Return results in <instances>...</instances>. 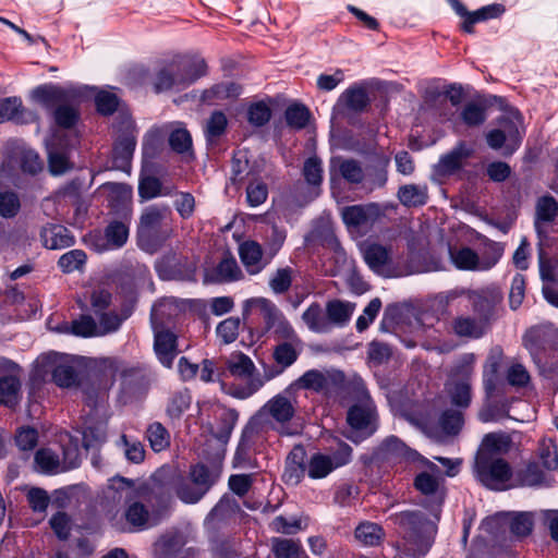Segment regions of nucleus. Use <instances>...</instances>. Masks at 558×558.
Here are the masks:
<instances>
[{"label":"nucleus","mask_w":558,"mask_h":558,"mask_svg":"<svg viewBox=\"0 0 558 558\" xmlns=\"http://www.w3.org/2000/svg\"><path fill=\"white\" fill-rule=\"evenodd\" d=\"M508 449L509 439L502 434H487L482 440L474 462V474L486 487L502 490L510 486L511 469L501 458Z\"/></svg>","instance_id":"f257e3e1"},{"label":"nucleus","mask_w":558,"mask_h":558,"mask_svg":"<svg viewBox=\"0 0 558 558\" xmlns=\"http://www.w3.org/2000/svg\"><path fill=\"white\" fill-rule=\"evenodd\" d=\"M395 523L399 525L403 542L400 550L415 557L425 555L428 550L429 537L435 533V524L426 520L420 511H403L393 515Z\"/></svg>","instance_id":"f03ea898"},{"label":"nucleus","mask_w":558,"mask_h":558,"mask_svg":"<svg viewBox=\"0 0 558 558\" xmlns=\"http://www.w3.org/2000/svg\"><path fill=\"white\" fill-rule=\"evenodd\" d=\"M298 400L294 396V385L269 399L253 417L255 424L268 423L281 435L296 434L290 422L296 414Z\"/></svg>","instance_id":"7ed1b4c3"},{"label":"nucleus","mask_w":558,"mask_h":558,"mask_svg":"<svg viewBox=\"0 0 558 558\" xmlns=\"http://www.w3.org/2000/svg\"><path fill=\"white\" fill-rule=\"evenodd\" d=\"M356 403L348 411V423L351 427L348 437L355 442L371 436L377 428V415L375 405L365 388L359 379L354 383Z\"/></svg>","instance_id":"20e7f679"},{"label":"nucleus","mask_w":558,"mask_h":558,"mask_svg":"<svg viewBox=\"0 0 558 558\" xmlns=\"http://www.w3.org/2000/svg\"><path fill=\"white\" fill-rule=\"evenodd\" d=\"M226 375L245 379L244 385L232 386L229 393L238 399H246L256 393L267 381L266 372L263 374L256 372L254 362L250 356L242 352H233L225 362Z\"/></svg>","instance_id":"39448f33"},{"label":"nucleus","mask_w":558,"mask_h":558,"mask_svg":"<svg viewBox=\"0 0 558 558\" xmlns=\"http://www.w3.org/2000/svg\"><path fill=\"white\" fill-rule=\"evenodd\" d=\"M523 133L522 116L510 110L499 119L498 126L486 134V141L490 148L504 149V155H511L519 148Z\"/></svg>","instance_id":"423d86ee"},{"label":"nucleus","mask_w":558,"mask_h":558,"mask_svg":"<svg viewBox=\"0 0 558 558\" xmlns=\"http://www.w3.org/2000/svg\"><path fill=\"white\" fill-rule=\"evenodd\" d=\"M475 356L466 353L460 356L452 367L446 383V391L451 402L457 407L466 408L471 402L472 376L474 373Z\"/></svg>","instance_id":"0eeeda50"},{"label":"nucleus","mask_w":558,"mask_h":558,"mask_svg":"<svg viewBox=\"0 0 558 558\" xmlns=\"http://www.w3.org/2000/svg\"><path fill=\"white\" fill-rule=\"evenodd\" d=\"M352 449L341 442L336 451L329 453L316 452L306 462V474L312 480H323L335 470L351 461Z\"/></svg>","instance_id":"6e6552de"},{"label":"nucleus","mask_w":558,"mask_h":558,"mask_svg":"<svg viewBox=\"0 0 558 558\" xmlns=\"http://www.w3.org/2000/svg\"><path fill=\"white\" fill-rule=\"evenodd\" d=\"M502 251L490 245L481 256L470 247H449V256L453 265L461 270L482 271L490 269L501 257Z\"/></svg>","instance_id":"1a4fd4ad"},{"label":"nucleus","mask_w":558,"mask_h":558,"mask_svg":"<svg viewBox=\"0 0 558 558\" xmlns=\"http://www.w3.org/2000/svg\"><path fill=\"white\" fill-rule=\"evenodd\" d=\"M170 214L171 211L168 207L156 205L146 207L143 210L137 227L138 243L143 250L148 252L155 250L153 239L166 225Z\"/></svg>","instance_id":"9d476101"},{"label":"nucleus","mask_w":558,"mask_h":558,"mask_svg":"<svg viewBox=\"0 0 558 558\" xmlns=\"http://www.w3.org/2000/svg\"><path fill=\"white\" fill-rule=\"evenodd\" d=\"M505 526H509L515 536H526L533 529V515L530 512L498 513L482 522L481 530L497 535Z\"/></svg>","instance_id":"9b49d317"},{"label":"nucleus","mask_w":558,"mask_h":558,"mask_svg":"<svg viewBox=\"0 0 558 558\" xmlns=\"http://www.w3.org/2000/svg\"><path fill=\"white\" fill-rule=\"evenodd\" d=\"M41 373H51L53 381L62 388H69L76 384V373L70 356L50 352L37 360Z\"/></svg>","instance_id":"f8f14e48"},{"label":"nucleus","mask_w":558,"mask_h":558,"mask_svg":"<svg viewBox=\"0 0 558 558\" xmlns=\"http://www.w3.org/2000/svg\"><path fill=\"white\" fill-rule=\"evenodd\" d=\"M119 131L122 133L117 138L112 149V167L128 171L136 146L134 123L130 118H123Z\"/></svg>","instance_id":"ddd939ff"},{"label":"nucleus","mask_w":558,"mask_h":558,"mask_svg":"<svg viewBox=\"0 0 558 558\" xmlns=\"http://www.w3.org/2000/svg\"><path fill=\"white\" fill-rule=\"evenodd\" d=\"M217 475L213 474L205 465H195L190 472V480L194 485L193 490L187 489L186 482H180L175 492L185 504H195L209 490Z\"/></svg>","instance_id":"4468645a"},{"label":"nucleus","mask_w":558,"mask_h":558,"mask_svg":"<svg viewBox=\"0 0 558 558\" xmlns=\"http://www.w3.org/2000/svg\"><path fill=\"white\" fill-rule=\"evenodd\" d=\"M363 258L367 266L377 275L386 278L399 277L392 263V255L389 247L378 243H364L361 246Z\"/></svg>","instance_id":"2eb2a0df"},{"label":"nucleus","mask_w":558,"mask_h":558,"mask_svg":"<svg viewBox=\"0 0 558 558\" xmlns=\"http://www.w3.org/2000/svg\"><path fill=\"white\" fill-rule=\"evenodd\" d=\"M77 96L75 89L52 83L39 85L31 93V98L35 104L51 111L61 102L77 98Z\"/></svg>","instance_id":"dca6fc26"},{"label":"nucleus","mask_w":558,"mask_h":558,"mask_svg":"<svg viewBox=\"0 0 558 558\" xmlns=\"http://www.w3.org/2000/svg\"><path fill=\"white\" fill-rule=\"evenodd\" d=\"M302 351V340L300 342L282 341L274 348L272 357L275 366L266 367V379L271 380L281 375L288 367L295 363Z\"/></svg>","instance_id":"f3484780"},{"label":"nucleus","mask_w":558,"mask_h":558,"mask_svg":"<svg viewBox=\"0 0 558 558\" xmlns=\"http://www.w3.org/2000/svg\"><path fill=\"white\" fill-rule=\"evenodd\" d=\"M281 310L269 299L264 296L250 298L242 303V315L248 319L258 316L265 324L266 331L281 315Z\"/></svg>","instance_id":"a211bd4d"},{"label":"nucleus","mask_w":558,"mask_h":558,"mask_svg":"<svg viewBox=\"0 0 558 558\" xmlns=\"http://www.w3.org/2000/svg\"><path fill=\"white\" fill-rule=\"evenodd\" d=\"M473 147L465 142H459L450 151L442 155L434 166V172L438 177H447L458 172L473 155Z\"/></svg>","instance_id":"6ab92c4d"},{"label":"nucleus","mask_w":558,"mask_h":558,"mask_svg":"<svg viewBox=\"0 0 558 558\" xmlns=\"http://www.w3.org/2000/svg\"><path fill=\"white\" fill-rule=\"evenodd\" d=\"M379 208L375 204L352 205L341 209V217L350 231L367 228L378 218Z\"/></svg>","instance_id":"aec40b11"},{"label":"nucleus","mask_w":558,"mask_h":558,"mask_svg":"<svg viewBox=\"0 0 558 558\" xmlns=\"http://www.w3.org/2000/svg\"><path fill=\"white\" fill-rule=\"evenodd\" d=\"M7 367L9 374L0 377V403L13 408L21 400L22 373L14 363L7 362Z\"/></svg>","instance_id":"412c9836"},{"label":"nucleus","mask_w":558,"mask_h":558,"mask_svg":"<svg viewBox=\"0 0 558 558\" xmlns=\"http://www.w3.org/2000/svg\"><path fill=\"white\" fill-rule=\"evenodd\" d=\"M337 177L344 179L351 184L364 182L365 171L361 163L354 159L335 157L330 162V181L333 184Z\"/></svg>","instance_id":"4be33fe9"},{"label":"nucleus","mask_w":558,"mask_h":558,"mask_svg":"<svg viewBox=\"0 0 558 558\" xmlns=\"http://www.w3.org/2000/svg\"><path fill=\"white\" fill-rule=\"evenodd\" d=\"M155 333V351L166 367H171L177 356V337L167 326L153 327Z\"/></svg>","instance_id":"5701e85b"},{"label":"nucleus","mask_w":558,"mask_h":558,"mask_svg":"<svg viewBox=\"0 0 558 558\" xmlns=\"http://www.w3.org/2000/svg\"><path fill=\"white\" fill-rule=\"evenodd\" d=\"M341 377L340 373L330 371L310 369L305 372L293 385L318 392L327 391L330 386Z\"/></svg>","instance_id":"b1692460"},{"label":"nucleus","mask_w":558,"mask_h":558,"mask_svg":"<svg viewBox=\"0 0 558 558\" xmlns=\"http://www.w3.org/2000/svg\"><path fill=\"white\" fill-rule=\"evenodd\" d=\"M155 88L158 92L171 89L181 90L186 88L183 73H181L177 60H173L157 72Z\"/></svg>","instance_id":"393cba45"},{"label":"nucleus","mask_w":558,"mask_h":558,"mask_svg":"<svg viewBox=\"0 0 558 558\" xmlns=\"http://www.w3.org/2000/svg\"><path fill=\"white\" fill-rule=\"evenodd\" d=\"M241 278L242 271L232 256L223 257L214 269L206 270L204 275L205 282H231Z\"/></svg>","instance_id":"a878e982"},{"label":"nucleus","mask_w":558,"mask_h":558,"mask_svg":"<svg viewBox=\"0 0 558 558\" xmlns=\"http://www.w3.org/2000/svg\"><path fill=\"white\" fill-rule=\"evenodd\" d=\"M132 311L133 307L126 305L121 307L120 311L110 310L98 314V320L96 322L98 337L118 331L123 322L131 316Z\"/></svg>","instance_id":"bb28decb"},{"label":"nucleus","mask_w":558,"mask_h":558,"mask_svg":"<svg viewBox=\"0 0 558 558\" xmlns=\"http://www.w3.org/2000/svg\"><path fill=\"white\" fill-rule=\"evenodd\" d=\"M240 258L251 275L260 272L267 262L263 259L262 246L255 241H245L239 246Z\"/></svg>","instance_id":"cd10ccee"},{"label":"nucleus","mask_w":558,"mask_h":558,"mask_svg":"<svg viewBox=\"0 0 558 558\" xmlns=\"http://www.w3.org/2000/svg\"><path fill=\"white\" fill-rule=\"evenodd\" d=\"M304 450L302 447H295L287 458L286 469L282 475L288 485H298L306 473V463H303Z\"/></svg>","instance_id":"c85d7f7f"},{"label":"nucleus","mask_w":558,"mask_h":558,"mask_svg":"<svg viewBox=\"0 0 558 558\" xmlns=\"http://www.w3.org/2000/svg\"><path fill=\"white\" fill-rule=\"evenodd\" d=\"M34 119V114L23 108L22 101L17 97H9L0 100V123L14 120L26 123Z\"/></svg>","instance_id":"c756f323"},{"label":"nucleus","mask_w":558,"mask_h":558,"mask_svg":"<svg viewBox=\"0 0 558 558\" xmlns=\"http://www.w3.org/2000/svg\"><path fill=\"white\" fill-rule=\"evenodd\" d=\"M418 460L427 466V470L416 475L414 486L422 494H434L438 489L441 478L439 469L424 458H420Z\"/></svg>","instance_id":"7c9ffc66"},{"label":"nucleus","mask_w":558,"mask_h":558,"mask_svg":"<svg viewBox=\"0 0 558 558\" xmlns=\"http://www.w3.org/2000/svg\"><path fill=\"white\" fill-rule=\"evenodd\" d=\"M43 244L49 250H60L73 244V238L62 226H48L41 231Z\"/></svg>","instance_id":"2f4dec72"},{"label":"nucleus","mask_w":558,"mask_h":558,"mask_svg":"<svg viewBox=\"0 0 558 558\" xmlns=\"http://www.w3.org/2000/svg\"><path fill=\"white\" fill-rule=\"evenodd\" d=\"M62 333H73L80 337H98L97 324L95 319L88 315H83L72 323H63L56 329Z\"/></svg>","instance_id":"473e14b6"},{"label":"nucleus","mask_w":558,"mask_h":558,"mask_svg":"<svg viewBox=\"0 0 558 558\" xmlns=\"http://www.w3.org/2000/svg\"><path fill=\"white\" fill-rule=\"evenodd\" d=\"M125 519L131 526V531H141L157 523V521L149 515L146 508L137 501L129 505L125 510Z\"/></svg>","instance_id":"72a5a7b5"},{"label":"nucleus","mask_w":558,"mask_h":558,"mask_svg":"<svg viewBox=\"0 0 558 558\" xmlns=\"http://www.w3.org/2000/svg\"><path fill=\"white\" fill-rule=\"evenodd\" d=\"M452 331L459 337L480 338L485 332V324L469 316H458L451 323Z\"/></svg>","instance_id":"f704fd0d"},{"label":"nucleus","mask_w":558,"mask_h":558,"mask_svg":"<svg viewBox=\"0 0 558 558\" xmlns=\"http://www.w3.org/2000/svg\"><path fill=\"white\" fill-rule=\"evenodd\" d=\"M558 213V204L554 197L543 196L536 204L535 228L538 234L544 232L543 228L553 222Z\"/></svg>","instance_id":"c9c22d12"},{"label":"nucleus","mask_w":558,"mask_h":558,"mask_svg":"<svg viewBox=\"0 0 558 558\" xmlns=\"http://www.w3.org/2000/svg\"><path fill=\"white\" fill-rule=\"evenodd\" d=\"M179 313V306L173 298L160 300L151 310V326H166V323L175 317Z\"/></svg>","instance_id":"e433bc0d"},{"label":"nucleus","mask_w":558,"mask_h":558,"mask_svg":"<svg viewBox=\"0 0 558 558\" xmlns=\"http://www.w3.org/2000/svg\"><path fill=\"white\" fill-rule=\"evenodd\" d=\"M303 175L306 183L311 186V197L319 195V186L323 182V163L317 157H310L303 166Z\"/></svg>","instance_id":"4c0bfd02"},{"label":"nucleus","mask_w":558,"mask_h":558,"mask_svg":"<svg viewBox=\"0 0 558 558\" xmlns=\"http://www.w3.org/2000/svg\"><path fill=\"white\" fill-rule=\"evenodd\" d=\"M76 99L61 102L52 110V116L56 124L63 129H70L75 125L78 119V110L76 107Z\"/></svg>","instance_id":"58836bf2"},{"label":"nucleus","mask_w":558,"mask_h":558,"mask_svg":"<svg viewBox=\"0 0 558 558\" xmlns=\"http://www.w3.org/2000/svg\"><path fill=\"white\" fill-rule=\"evenodd\" d=\"M112 385V377H107L105 379L97 378L86 385L84 387V395L88 405L94 407L98 402H104Z\"/></svg>","instance_id":"ea45409f"},{"label":"nucleus","mask_w":558,"mask_h":558,"mask_svg":"<svg viewBox=\"0 0 558 558\" xmlns=\"http://www.w3.org/2000/svg\"><path fill=\"white\" fill-rule=\"evenodd\" d=\"M384 535L385 533L380 525L368 521L360 523L354 531L355 539L363 546L380 544Z\"/></svg>","instance_id":"a19ab883"},{"label":"nucleus","mask_w":558,"mask_h":558,"mask_svg":"<svg viewBox=\"0 0 558 558\" xmlns=\"http://www.w3.org/2000/svg\"><path fill=\"white\" fill-rule=\"evenodd\" d=\"M354 308L355 306L349 302H343L339 300L330 301L326 307L327 319L329 322V325H345L350 320L354 312Z\"/></svg>","instance_id":"79ce46f5"},{"label":"nucleus","mask_w":558,"mask_h":558,"mask_svg":"<svg viewBox=\"0 0 558 558\" xmlns=\"http://www.w3.org/2000/svg\"><path fill=\"white\" fill-rule=\"evenodd\" d=\"M302 320L313 332L322 333L329 331V322L317 303H313L306 308L302 314Z\"/></svg>","instance_id":"37998d69"},{"label":"nucleus","mask_w":558,"mask_h":558,"mask_svg":"<svg viewBox=\"0 0 558 558\" xmlns=\"http://www.w3.org/2000/svg\"><path fill=\"white\" fill-rule=\"evenodd\" d=\"M179 69L183 73L186 87L206 74L207 65L204 59L186 60L177 59Z\"/></svg>","instance_id":"c03bdc74"},{"label":"nucleus","mask_w":558,"mask_h":558,"mask_svg":"<svg viewBox=\"0 0 558 558\" xmlns=\"http://www.w3.org/2000/svg\"><path fill=\"white\" fill-rule=\"evenodd\" d=\"M381 450L386 457L391 458H404L412 461L422 458L416 451L408 448L403 441L395 436H391L384 441Z\"/></svg>","instance_id":"a18cd8bd"},{"label":"nucleus","mask_w":558,"mask_h":558,"mask_svg":"<svg viewBox=\"0 0 558 558\" xmlns=\"http://www.w3.org/2000/svg\"><path fill=\"white\" fill-rule=\"evenodd\" d=\"M271 551L275 558H300L303 548L299 541L276 537L271 541Z\"/></svg>","instance_id":"49530a36"},{"label":"nucleus","mask_w":558,"mask_h":558,"mask_svg":"<svg viewBox=\"0 0 558 558\" xmlns=\"http://www.w3.org/2000/svg\"><path fill=\"white\" fill-rule=\"evenodd\" d=\"M241 93V87L233 82H222L203 92V100H223L234 98Z\"/></svg>","instance_id":"de8ad7c7"},{"label":"nucleus","mask_w":558,"mask_h":558,"mask_svg":"<svg viewBox=\"0 0 558 558\" xmlns=\"http://www.w3.org/2000/svg\"><path fill=\"white\" fill-rule=\"evenodd\" d=\"M35 462L44 473L57 474L66 471V468H64L59 457L50 449L37 451Z\"/></svg>","instance_id":"09e8293b"},{"label":"nucleus","mask_w":558,"mask_h":558,"mask_svg":"<svg viewBox=\"0 0 558 558\" xmlns=\"http://www.w3.org/2000/svg\"><path fill=\"white\" fill-rule=\"evenodd\" d=\"M169 144L175 153L183 155L184 158H192V137L187 130L183 128L174 129L170 133Z\"/></svg>","instance_id":"8fccbe9b"},{"label":"nucleus","mask_w":558,"mask_h":558,"mask_svg":"<svg viewBox=\"0 0 558 558\" xmlns=\"http://www.w3.org/2000/svg\"><path fill=\"white\" fill-rule=\"evenodd\" d=\"M146 437L155 452H160L170 446V435L159 422H154L147 427Z\"/></svg>","instance_id":"3c124183"},{"label":"nucleus","mask_w":558,"mask_h":558,"mask_svg":"<svg viewBox=\"0 0 558 558\" xmlns=\"http://www.w3.org/2000/svg\"><path fill=\"white\" fill-rule=\"evenodd\" d=\"M108 192V198L112 207L128 209L131 199L132 191L129 186L118 183H109L104 186Z\"/></svg>","instance_id":"603ef678"},{"label":"nucleus","mask_w":558,"mask_h":558,"mask_svg":"<svg viewBox=\"0 0 558 558\" xmlns=\"http://www.w3.org/2000/svg\"><path fill=\"white\" fill-rule=\"evenodd\" d=\"M398 196L400 202L405 206L424 205L427 201V189L414 184L404 185L400 187Z\"/></svg>","instance_id":"864d4df0"},{"label":"nucleus","mask_w":558,"mask_h":558,"mask_svg":"<svg viewBox=\"0 0 558 558\" xmlns=\"http://www.w3.org/2000/svg\"><path fill=\"white\" fill-rule=\"evenodd\" d=\"M129 238V228L123 222H112L106 229V250H114L123 246Z\"/></svg>","instance_id":"5fc2aeb1"},{"label":"nucleus","mask_w":558,"mask_h":558,"mask_svg":"<svg viewBox=\"0 0 558 558\" xmlns=\"http://www.w3.org/2000/svg\"><path fill=\"white\" fill-rule=\"evenodd\" d=\"M294 277V269L291 267L278 268L269 278L268 284L275 294L286 293Z\"/></svg>","instance_id":"6e6d98bb"},{"label":"nucleus","mask_w":558,"mask_h":558,"mask_svg":"<svg viewBox=\"0 0 558 558\" xmlns=\"http://www.w3.org/2000/svg\"><path fill=\"white\" fill-rule=\"evenodd\" d=\"M46 147L48 151L49 158V170L53 175H60L65 173L71 165L69 162L68 156L63 151H58L53 147L52 140L46 141Z\"/></svg>","instance_id":"4d7b16f0"},{"label":"nucleus","mask_w":558,"mask_h":558,"mask_svg":"<svg viewBox=\"0 0 558 558\" xmlns=\"http://www.w3.org/2000/svg\"><path fill=\"white\" fill-rule=\"evenodd\" d=\"M339 104L352 111H361L367 106L368 97L363 88H349L340 96Z\"/></svg>","instance_id":"13d9d810"},{"label":"nucleus","mask_w":558,"mask_h":558,"mask_svg":"<svg viewBox=\"0 0 558 558\" xmlns=\"http://www.w3.org/2000/svg\"><path fill=\"white\" fill-rule=\"evenodd\" d=\"M538 459L541 464L547 471H554L558 468L557 446L551 439H544L538 447Z\"/></svg>","instance_id":"bf43d9fd"},{"label":"nucleus","mask_w":558,"mask_h":558,"mask_svg":"<svg viewBox=\"0 0 558 558\" xmlns=\"http://www.w3.org/2000/svg\"><path fill=\"white\" fill-rule=\"evenodd\" d=\"M107 427L104 423L89 425L82 432L83 446L85 449L96 448L106 441Z\"/></svg>","instance_id":"052dcab7"},{"label":"nucleus","mask_w":558,"mask_h":558,"mask_svg":"<svg viewBox=\"0 0 558 558\" xmlns=\"http://www.w3.org/2000/svg\"><path fill=\"white\" fill-rule=\"evenodd\" d=\"M269 331H272L275 338L281 342L292 340H294V342H300L301 340L283 313H281L274 325L269 327Z\"/></svg>","instance_id":"680f3d73"},{"label":"nucleus","mask_w":558,"mask_h":558,"mask_svg":"<svg viewBox=\"0 0 558 558\" xmlns=\"http://www.w3.org/2000/svg\"><path fill=\"white\" fill-rule=\"evenodd\" d=\"M227 124L228 120L223 112H213L205 125V136L207 141L214 142L219 138L225 133Z\"/></svg>","instance_id":"e2e57ef3"},{"label":"nucleus","mask_w":558,"mask_h":558,"mask_svg":"<svg viewBox=\"0 0 558 558\" xmlns=\"http://www.w3.org/2000/svg\"><path fill=\"white\" fill-rule=\"evenodd\" d=\"M199 379L204 383H213L222 380L226 376L225 369L221 368L219 361L215 359H205L198 368Z\"/></svg>","instance_id":"0e129e2a"},{"label":"nucleus","mask_w":558,"mask_h":558,"mask_svg":"<svg viewBox=\"0 0 558 558\" xmlns=\"http://www.w3.org/2000/svg\"><path fill=\"white\" fill-rule=\"evenodd\" d=\"M21 204L17 195L0 184V215L4 218L14 217L20 210Z\"/></svg>","instance_id":"69168bd1"},{"label":"nucleus","mask_w":558,"mask_h":558,"mask_svg":"<svg viewBox=\"0 0 558 558\" xmlns=\"http://www.w3.org/2000/svg\"><path fill=\"white\" fill-rule=\"evenodd\" d=\"M240 326V318L229 317L217 326V336L223 343L229 344L238 338Z\"/></svg>","instance_id":"338daca9"},{"label":"nucleus","mask_w":558,"mask_h":558,"mask_svg":"<svg viewBox=\"0 0 558 558\" xmlns=\"http://www.w3.org/2000/svg\"><path fill=\"white\" fill-rule=\"evenodd\" d=\"M461 119L469 126H477L486 119L485 108L481 104L469 102L461 111Z\"/></svg>","instance_id":"774afa93"}]
</instances>
